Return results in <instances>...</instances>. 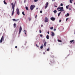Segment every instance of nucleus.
Returning a JSON list of instances; mask_svg holds the SVG:
<instances>
[{
    "label": "nucleus",
    "instance_id": "nucleus-1",
    "mask_svg": "<svg viewBox=\"0 0 75 75\" xmlns=\"http://www.w3.org/2000/svg\"><path fill=\"white\" fill-rule=\"evenodd\" d=\"M11 6H12V8L13 9V11L12 13V16H13V14H14V7H15V4L11 3Z\"/></svg>",
    "mask_w": 75,
    "mask_h": 75
},
{
    "label": "nucleus",
    "instance_id": "nucleus-2",
    "mask_svg": "<svg viewBox=\"0 0 75 75\" xmlns=\"http://www.w3.org/2000/svg\"><path fill=\"white\" fill-rule=\"evenodd\" d=\"M59 9H60L59 10ZM57 10H58V11H61V12H62V11H64V8H63V7H59L57 8Z\"/></svg>",
    "mask_w": 75,
    "mask_h": 75
},
{
    "label": "nucleus",
    "instance_id": "nucleus-3",
    "mask_svg": "<svg viewBox=\"0 0 75 75\" xmlns=\"http://www.w3.org/2000/svg\"><path fill=\"white\" fill-rule=\"evenodd\" d=\"M35 8V6L33 5H31L30 6V9L31 11L34 8Z\"/></svg>",
    "mask_w": 75,
    "mask_h": 75
},
{
    "label": "nucleus",
    "instance_id": "nucleus-4",
    "mask_svg": "<svg viewBox=\"0 0 75 75\" xmlns=\"http://www.w3.org/2000/svg\"><path fill=\"white\" fill-rule=\"evenodd\" d=\"M17 14L18 15H20V11L18 8H17L16 10Z\"/></svg>",
    "mask_w": 75,
    "mask_h": 75
},
{
    "label": "nucleus",
    "instance_id": "nucleus-5",
    "mask_svg": "<svg viewBox=\"0 0 75 75\" xmlns=\"http://www.w3.org/2000/svg\"><path fill=\"white\" fill-rule=\"evenodd\" d=\"M45 23H47L48 22V19L47 17H46L45 18Z\"/></svg>",
    "mask_w": 75,
    "mask_h": 75
},
{
    "label": "nucleus",
    "instance_id": "nucleus-6",
    "mask_svg": "<svg viewBox=\"0 0 75 75\" xmlns=\"http://www.w3.org/2000/svg\"><path fill=\"white\" fill-rule=\"evenodd\" d=\"M48 2H47L45 4V5L46 6L45 8V9H46V8H47V7H48Z\"/></svg>",
    "mask_w": 75,
    "mask_h": 75
},
{
    "label": "nucleus",
    "instance_id": "nucleus-7",
    "mask_svg": "<svg viewBox=\"0 0 75 75\" xmlns=\"http://www.w3.org/2000/svg\"><path fill=\"white\" fill-rule=\"evenodd\" d=\"M21 30H22V28L21 27V26H20V29H19V34L21 33Z\"/></svg>",
    "mask_w": 75,
    "mask_h": 75
},
{
    "label": "nucleus",
    "instance_id": "nucleus-8",
    "mask_svg": "<svg viewBox=\"0 0 75 75\" xmlns=\"http://www.w3.org/2000/svg\"><path fill=\"white\" fill-rule=\"evenodd\" d=\"M50 19L52 21H54V20H55V18H54L53 17H52L50 18Z\"/></svg>",
    "mask_w": 75,
    "mask_h": 75
},
{
    "label": "nucleus",
    "instance_id": "nucleus-9",
    "mask_svg": "<svg viewBox=\"0 0 75 75\" xmlns=\"http://www.w3.org/2000/svg\"><path fill=\"white\" fill-rule=\"evenodd\" d=\"M51 35L52 36V37H54L55 35V34H54V32H51Z\"/></svg>",
    "mask_w": 75,
    "mask_h": 75
},
{
    "label": "nucleus",
    "instance_id": "nucleus-10",
    "mask_svg": "<svg viewBox=\"0 0 75 75\" xmlns=\"http://www.w3.org/2000/svg\"><path fill=\"white\" fill-rule=\"evenodd\" d=\"M70 42H71V43H72V42H73V44L75 43V42H74V40L70 41Z\"/></svg>",
    "mask_w": 75,
    "mask_h": 75
},
{
    "label": "nucleus",
    "instance_id": "nucleus-11",
    "mask_svg": "<svg viewBox=\"0 0 75 75\" xmlns=\"http://www.w3.org/2000/svg\"><path fill=\"white\" fill-rule=\"evenodd\" d=\"M13 21H17L18 20V19H17L16 20L15 19H13Z\"/></svg>",
    "mask_w": 75,
    "mask_h": 75
},
{
    "label": "nucleus",
    "instance_id": "nucleus-12",
    "mask_svg": "<svg viewBox=\"0 0 75 75\" xmlns=\"http://www.w3.org/2000/svg\"><path fill=\"white\" fill-rule=\"evenodd\" d=\"M69 16V13H67V15H65V16L67 17H68V16Z\"/></svg>",
    "mask_w": 75,
    "mask_h": 75
},
{
    "label": "nucleus",
    "instance_id": "nucleus-13",
    "mask_svg": "<svg viewBox=\"0 0 75 75\" xmlns=\"http://www.w3.org/2000/svg\"><path fill=\"white\" fill-rule=\"evenodd\" d=\"M50 37V36H49V35H47L46 36V38L47 39H49V37Z\"/></svg>",
    "mask_w": 75,
    "mask_h": 75
},
{
    "label": "nucleus",
    "instance_id": "nucleus-14",
    "mask_svg": "<svg viewBox=\"0 0 75 75\" xmlns=\"http://www.w3.org/2000/svg\"><path fill=\"white\" fill-rule=\"evenodd\" d=\"M3 36L1 38V40H0V42L1 43L2 41H3Z\"/></svg>",
    "mask_w": 75,
    "mask_h": 75
},
{
    "label": "nucleus",
    "instance_id": "nucleus-15",
    "mask_svg": "<svg viewBox=\"0 0 75 75\" xmlns=\"http://www.w3.org/2000/svg\"><path fill=\"white\" fill-rule=\"evenodd\" d=\"M57 5V4L55 3L54 4V7H57V6H56Z\"/></svg>",
    "mask_w": 75,
    "mask_h": 75
},
{
    "label": "nucleus",
    "instance_id": "nucleus-16",
    "mask_svg": "<svg viewBox=\"0 0 75 75\" xmlns=\"http://www.w3.org/2000/svg\"><path fill=\"white\" fill-rule=\"evenodd\" d=\"M16 23H14L13 24V27L14 28H15L16 27Z\"/></svg>",
    "mask_w": 75,
    "mask_h": 75
},
{
    "label": "nucleus",
    "instance_id": "nucleus-17",
    "mask_svg": "<svg viewBox=\"0 0 75 75\" xmlns=\"http://www.w3.org/2000/svg\"><path fill=\"white\" fill-rule=\"evenodd\" d=\"M53 12L54 13V14H55L57 12V11L56 10H55L53 11Z\"/></svg>",
    "mask_w": 75,
    "mask_h": 75
},
{
    "label": "nucleus",
    "instance_id": "nucleus-18",
    "mask_svg": "<svg viewBox=\"0 0 75 75\" xmlns=\"http://www.w3.org/2000/svg\"><path fill=\"white\" fill-rule=\"evenodd\" d=\"M4 4H7V3H6V2L5 0H4Z\"/></svg>",
    "mask_w": 75,
    "mask_h": 75
},
{
    "label": "nucleus",
    "instance_id": "nucleus-19",
    "mask_svg": "<svg viewBox=\"0 0 75 75\" xmlns=\"http://www.w3.org/2000/svg\"><path fill=\"white\" fill-rule=\"evenodd\" d=\"M41 47H40V49H42L43 48V46H44V45H42Z\"/></svg>",
    "mask_w": 75,
    "mask_h": 75
},
{
    "label": "nucleus",
    "instance_id": "nucleus-20",
    "mask_svg": "<svg viewBox=\"0 0 75 75\" xmlns=\"http://www.w3.org/2000/svg\"><path fill=\"white\" fill-rule=\"evenodd\" d=\"M47 45V42H45L44 44V46H46V45Z\"/></svg>",
    "mask_w": 75,
    "mask_h": 75
},
{
    "label": "nucleus",
    "instance_id": "nucleus-21",
    "mask_svg": "<svg viewBox=\"0 0 75 75\" xmlns=\"http://www.w3.org/2000/svg\"><path fill=\"white\" fill-rule=\"evenodd\" d=\"M72 1H74V0H70V3H72Z\"/></svg>",
    "mask_w": 75,
    "mask_h": 75
},
{
    "label": "nucleus",
    "instance_id": "nucleus-22",
    "mask_svg": "<svg viewBox=\"0 0 75 75\" xmlns=\"http://www.w3.org/2000/svg\"><path fill=\"white\" fill-rule=\"evenodd\" d=\"M57 41H58V42H62V41L59 40L58 39L57 40Z\"/></svg>",
    "mask_w": 75,
    "mask_h": 75
},
{
    "label": "nucleus",
    "instance_id": "nucleus-23",
    "mask_svg": "<svg viewBox=\"0 0 75 75\" xmlns=\"http://www.w3.org/2000/svg\"><path fill=\"white\" fill-rule=\"evenodd\" d=\"M25 8H26V10H28V7L26 6L25 7Z\"/></svg>",
    "mask_w": 75,
    "mask_h": 75
},
{
    "label": "nucleus",
    "instance_id": "nucleus-24",
    "mask_svg": "<svg viewBox=\"0 0 75 75\" xmlns=\"http://www.w3.org/2000/svg\"><path fill=\"white\" fill-rule=\"evenodd\" d=\"M50 29H51V30H52L53 28H54V27H51L50 28Z\"/></svg>",
    "mask_w": 75,
    "mask_h": 75
},
{
    "label": "nucleus",
    "instance_id": "nucleus-25",
    "mask_svg": "<svg viewBox=\"0 0 75 75\" xmlns=\"http://www.w3.org/2000/svg\"><path fill=\"white\" fill-rule=\"evenodd\" d=\"M22 14L23 15V16H25V14L24 13V11H23L22 13Z\"/></svg>",
    "mask_w": 75,
    "mask_h": 75
},
{
    "label": "nucleus",
    "instance_id": "nucleus-26",
    "mask_svg": "<svg viewBox=\"0 0 75 75\" xmlns=\"http://www.w3.org/2000/svg\"><path fill=\"white\" fill-rule=\"evenodd\" d=\"M61 14V12H60L58 14V16H59V15Z\"/></svg>",
    "mask_w": 75,
    "mask_h": 75
},
{
    "label": "nucleus",
    "instance_id": "nucleus-27",
    "mask_svg": "<svg viewBox=\"0 0 75 75\" xmlns=\"http://www.w3.org/2000/svg\"><path fill=\"white\" fill-rule=\"evenodd\" d=\"M38 0H34V1L35 2H37V1H38Z\"/></svg>",
    "mask_w": 75,
    "mask_h": 75
},
{
    "label": "nucleus",
    "instance_id": "nucleus-28",
    "mask_svg": "<svg viewBox=\"0 0 75 75\" xmlns=\"http://www.w3.org/2000/svg\"><path fill=\"white\" fill-rule=\"evenodd\" d=\"M68 7H69V5L67 6H66V8H67V9L68 8Z\"/></svg>",
    "mask_w": 75,
    "mask_h": 75
},
{
    "label": "nucleus",
    "instance_id": "nucleus-29",
    "mask_svg": "<svg viewBox=\"0 0 75 75\" xmlns=\"http://www.w3.org/2000/svg\"><path fill=\"white\" fill-rule=\"evenodd\" d=\"M26 1H27V0H25L24 1V3H25V2H26Z\"/></svg>",
    "mask_w": 75,
    "mask_h": 75
},
{
    "label": "nucleus",
    "instance_id": "nucleus-30",
    "mask_svg": "<svg viewBox=\"0 0 75 75\" xmlns=\"http://www.w3.org/2000/svg\"><path fill=\"white\" fill-rule=\"evenodd\" d=\"M29 21H30V20H31V18L29 17Z\"/></svg>",
    "mask_w": 75,
    "mask_h": 75
},
{
    "label": "nucleus",
    "instance_id": "nucleus-31",
    "mask_svg": "<svg viewBox=\"0 0 75 75\" xmlns=\"http://www.w3.org/2000/svg\"><path fill=\"white\" fill-rule=\"evenodd\" d=\"M36 47H39V46H38V45H37V44H36Z\"/></svg>",
    "mask_w": 75,
    "mask_h": 75
},
{
    "label": "nucleus",
    "instance_id": "nucleus-32",
    "mask_svg": "<svg viewBox=\"0 0 75 75\" xmlns=\"http://www.w3.org/2000/svg\"><path fill=\"white\" fill-rule=\"evenodd\" d=\"M60 6H63V4H60Z\"/></svg>",
    "mask_w": 75,
    "mask_h": 75
},
{
    "label": "nucleus",
    "instance_id": "nucleus-33",
    "mask_svg": "<svg viewBox=\"0 0 75 75\" xmlns=\"http://www.w3.org/2000/svg\"><path fill=\"white\" fill-rule=\"evenodd\" d=\"M68 19H69V18H66V21H67V20H68Z\"/></svg>",
    "mask_w": 75,
    "mask_h": 75
},
{
    "label": "nucleus",
    "instance_id": "nucleus-34",
    "mask_svg": "<svg viewBox=\"0 0 75 75\" xmlns=\"http://www.w3.org/2000/svg\"><path fill=\"white\" fill-rule=\"evenodd\" d=\"M40 37H42V34H41L40 35Z\"/></svg>",
    "mask_w": 75,
    "mask_h": 75
},
{
    "label": "nucleus",
    "instance_id": "nucleus-35",
    "mask_svg": "<svg viewBox=\"0 0 75 75\" xmlns=\"http://www.w3.org/2000/svg\"><path fill=\"white\" fill-rule=\"evenodd\" d=\"M50 50V49H49V48H48L47 49V51H48Z\"/></svg>",
    "mask_w": 75,
    "mask_h": 75
},
{
    "label": "nucleus",
    "instance_id": "nucleus-36",
    "mask_svg": "<svg viewBox=\"0 0 75 75\" xmlns=\"http://www.w3.org/2000/svg\"><path fill=\"white\" fill-rule=\"evenodd\" d=\"M42 13V11H40V13Z\"/></svg>",
    "mask_w": 75,
    "mask_h": 75
},
{
    "label": "nucleus",
    "instance_id": "nucleus-37",
    "mask_svg": "<svg viewBox=\"0 0 75 75\" xmlns=\"http://www.w3.org/2000/svg\"><path fill=\"white\" fill-rule=\"evenodd\" d=\"M59 23H61V20H60L59 21Z\"/></svg>",
    "mask_w": 75,
    "mask_h": 75
},
{
    "label": "nucleus",
    "instance_id": "nucleus-38",
    "mask_svg": "<svg viewBox=\"0 0 75 75\" xmlns=\"http://www.w3.org/2000/svg\"><path fill=\"white\" fill-rule=\"evenodd\" d=\"M41 32H42L41 30H40V33H41Z\"/></svg>",
    "mask_w": 75,
    "mask_h": 75
},
{
    "label": "nucleus",
    "instance_id": "nucleus-39",
    "mask_svg": "<svg viewBox=\"0 0 75 75\" xmlns=\"http://www.w3.org/2000/svg\"><path fill=\"white\" fill-rule=\"evenodd\" d=\"M15 48H17V46H15Z\"/></svg>",
    "mask_w": 75,
    "mask_h": 75
},
{
    "label": "nucleus",
    "instance_id": "nucleus-40",
    "mask_svg": "<svg viewBox=\"0 0 75 75\" xmlns=\"http://www.w3.org/2000/svg\"><path fill=\"white\" fill-rule=\"evenodd\" d=\"M56 29H54V31H56Z\"/></svg>",
    "mask_w": 75,
    "mask_h": 75
},
{
    "label": "nucleus",
    "instance_id": "nucleus-41",
    "mask_svg": "<svg viewBox=\"0 0 75 75\" xmlns=\"http://www.w3.org/2000/svg\"><path fill=\"white\" fill-rule=\"evenodd\" d=\"M49 31H48V32H47V33L49 34Z\"/></svg>",
    "mask_w": 75,
    "mask_h": 75
},
{
    "label": "nucleus",
    "instance_id": "nucleus-42",
    "mask_svg": "<svg viewBox=\"0 0 75 75\" xmlns=\"http://www.w3.org/2000/svg\"><path fill=\"white\" fill-rule=\"evenodd\" d=\"M69 10H71V8H69Z\"/></svg>",
    "mask_w": 75,
    "mask_h": 75
},
{
    "label": "nucleus",
    "instance_id": "nucleus-43",
    "mask_svg": "<svg viewBox=\"0 0 75 75\" xmlns=\"http://www.w3.org/2000/svg\"><path fill=\"white\" fill-rule=\"evenodd\" d=\"M41 27H43V25H41Z\"/></svg>",
    "mask_w": 75,
    "mask_h": 75
},
{
    "label": "nucleus",
    "instance_id": "nucleus-44",
    "mask_svg": "<svg viewBox=\"0 0 75 75\" xmlns=\"http://www.w3.org/2000/svg\"><path fill=\"white\" fill-rule=\"evenodd\" d=\"M25 31H26L25 30H24V32H25Z\"/></svg>",
    "mask_w": 75,
    "mask_h": 75
},
{
    "label": "nucleus",
    "instance_id": "nucleus-45",
    "mask_svg": "<svg viewBox=\"0 0 75 75\" xmlns=\"http://www.w3.org/2000/svg\"><path fill=\"white\" fill-rule=\"evenodd\" d=\"M35 18H37V15H36V16L35 17Z\"/></svg>",
    "mask_w": 75,
    "mask_h": 75
},
{
    "label": "nucleus",
    "instance_id": "nucleus-46",
    "mask_svg": "<svg viewBox=\"0 0 75 75\" xmlns=\"http://www.w3.org/2000/svg\"><path fill=\"white\" fill-rule=\"evenodd\" d=\"M43 53V54H45V52H44Z\"/></svg>",
    "mask_w": 75,
    "mask_h": 75
},
{
    "label": "nucleus",
    "instance_id": "nucleus-47",
    "mask_svg": "<svg viewBox=\"0 0 75 75\" xmlns=\"http://www.w3.org/2000/svg\"><path fill=\"white\" fill-rule=\"evenodd\" d=\"M38 8H36V10H38Z\"/></svg>",
    "mask_w": 75,
    "mask_h": 75
},
{
    "label": "nucleus",
    "instance_id": "nucleus-48",
    "mask_svg": "<svg viewBox=\"0 0 75 75\" xmlns=\"http://www.w3.org/2000/svg\"><path fill=\"white\" fill-rule=\"evenodd\" d=\"M25 35L26 34V33L25 32Z\"/></svg>",
    "mask_w": 75,
    "mask_h": 75
},
{
    "label": "nucleus",
    "instance_id": "nucleus-49",
    "mask_svg": "<svg viewBox=\"0 0 75 75\" xmlns=\"http://www.w3.org/2000/svg\"><path fill=\"white\" fill-rule=\"evenodd\" d=\"M25 45H26V44H25Z\"/></svg>",
    "mask_w": 75,
    "mask_h": 75
},
{
    "label": "nucleus",
    "instance_id": "nucleus-50",
    "mask_svg": "<svg viewBox=\"0 0 75 75\" xmlns=\"http://www.w3.org/2000/svg\"><path fill=\"white\" fill-rule=\"evenodd\" d=\"M52 1H55V0H52Z\"/></svg>",
    "mask_w": 75,
    "mask_h": 75
},
{
    "label": "nucleus",
    "instance_id": "nucleus-51",
    "mask_svg": "<svg viewBox=\"0 0 75 75\" xmlns=\"http://www.w3.org/2000/svg\"><path fill=\"white\" fill-rule=\"evenodd\" d=\"M74 4H75V3H74Z\"/></svg>",
    "mask_w": 75,
    "mask_h": 75
},
{
    "label": "nucleus",
    "instance_id": "nucleus-52",
    "mask_svg": "<svg viewBox=\"0 0 75 75\" xmlns=\"http://www.w3.org/2000/svg\"><path fill=\"white\" fill-rule=\"evenodd\" d=\"M74 34H75V33H74Z\"/></svg>",
    "mask_w": 75,
    "mask_h": 75
}]
</instances>
